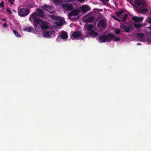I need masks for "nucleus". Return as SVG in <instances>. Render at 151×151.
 <instances>
[{
  "label": "nucleus",
  "mask_w": 151,
  "mask_h": 151,
  "mask_svg": "<svg viewBox=\"0 0 151 151\" xmlns=\"http://www.w3.org/2000/svg\"><path fill=\"white\" fill-rule=\"evenodd\" d=\"M133 5L140 13L145 14L148 12L147 4L143 0H135Z\"/></svg>",
  "instance_id": "obj_1"
},
{
  "label": "nucleus",
  "mask_w": 151,
  "mask_h": 151,
  "mask_svg": "<svg viewBox=\"0 0 151 151\" xmlns=\"http://www.w3.org/2000/svg\"><path fill=\"white\" fill-rule=\"evenodd\" d=\"M115 36L111 33H109L107 35H102L99 36L98 38L99 42H109L114 39Z\"/></svg>",
  "instance_id": "obj_2"
},
{
  "label": "nucleus",
  "mask_w": 151,
  "mask_h": 151,
  "mask_svg": "<svg viewBox=\"0 0 151 151\" xmlns=\"http://www.w3.org/2000/svg\"><path fill=\"white\" fill-rule=\"evenodd\" d=\"M120 27L124 29V31L127 33L131 32L134 30L133 27L132 25L129 24L128 25L121 24L120 25Z\"/></svg>",
  "instance_id": "obj_3"
},
{
  "label": "nucleus",
  "mask_w": 151,
  "mask_h": 151,
  "mask_svg": "<svg viewBox=\"0 0 151 151\" xmlns=\"http://www.w3.org/2000/svg\"><path fill=\"white\" fill-rule=\"evenodd\" d=\"M30 11V10L29 9L22 8L19 11L18 14L20 17H24L28 15Z\"/></svg>",
  "instance_id": "obj_4"
},
{
  "label": "nucleus",
  "mask_w": 151,
  "mask_h": 151,
  "mask_svg": "<svg viewBox=\"0 0 151 151\" xmlns=\"http://www.w3.org/2000/svg\"><path fill=\"white\" fill-rule=\"evenodd\" d=\"M42 8L44 10L51 13H54L55 12L54 8L51 5L49 6L45 4L42 7Z\"/></svg>",
  "instance_id": "obj_5"
},
{
  "label": "nucleus",
  "mask_w": 151,
  "mask_h": 151,
  "mask_svg": "<svg viewBox=\"0 0 151 151\" xmlns=\"http://www.w3.org/2000/svg\"><path fill=\"white\" fill-rule=\"evenodd\" d=\"M98 27L99 29V31H102L106 28V23L104 20H100L98 23Z\"/></svg>",
  "instance_id": "obj_6"
},
{
  "label": "nucleus",
  "mask_w": 151,
  "mask_h": 151,
  "mask_svg": "<svg viewBox=\"0 0 151 151\" xmlns=\"http://www.w3.org/2000/svg\"><path fill=\"white\" fill-rule=\"evenodd\" d=\"M63 8L65 11H70L73 8L72 4L67 3H65L63 5Z\"/></svg>",
  "instance_id": "obj_7"
},
{
  "label": "nucleus",
  "mask_w": 151,
  "mask_h": 151,
  "mask_svg": "<svg viewBox=\"0 0 151 151\" xmlns=\"http://www.w3.org/2000/svg\"><path fill=\"white\" fill-rule=\"evenodd\" d=\"M80 11L78 10L75 9L71 11L68 14L69 18L71 19H73V17L77 15L79 13Z\"/></svg>",
  "instance_id": "obj_8"
},
{
  "label": "nucleus",
  "mask_w": 151,
  "mask_h": 151,
  "mask_svg": "<svg viewBox=\"0 0 151 151\" xmlns=\"http://www.w3.org/2000/svg\"><path fill=\"white\" fill-rule=\"evenodd\" d=\"M90 15V13H89L86 14L85 17V21L87 22H91L94 20V17L93 16H89Z\"/></svg>",
  "instance_id": "obj_9"
},
{
  "label": "nucleus",
  "mask_w": 151,
  "mask_h": 151,
  "mask_svg": "<svg viewBox=\"0 0 151 151\" xmlns=\"http://www.w3.org/2000/svg\"><path fill=\"white\" fill-rule=\"evenodd\" d=\"M41 21V20L39 19H34L33 20H32V21H30L32 22L34 27L35 29H36L37 28L38 25H40Z\"/></svg>",
  "instance_id": "obj_10"
},
{
  "label": "nucleus",
  "mask_w": 151,
  "mask_h": 151,
  "mask_svg": "<svg viewBox=\"0 0 151 151\" xmlns=\"http://www.w3.org/2000/svg\"><path fill=\"white\" fill-rule=\"evenodd\" d=\"M40 26L42 29H46L49 28L48 23L47 22L44 21L42 20L41 21Z\"/></svg>",
  "instance_id": "obj_11"
},
{
  "label": "nucleus",
  "mask_w": 151,
  "mask_h": 151,
  "mask_svg": "<svg viewBox=\"0 0 151 151\" xmlns=\"http://www.w3.org/2000/svg\"><path fill=\"white\" fill-rule=\"evenodd\" d=\"M36 11L37 12V15L40 17L42 18L44 17L45 14L42 10L40 8H37Z\"/></svg>",
  "instance_id": "obj_12"
},
{
  "label": "nucleus",
  "mask_w": 151,
  "mask_h": 151,
  "mask_svg": "<svg viewBox=\"0 0 151 151\" xmlns=\"http://www.w3.org/2000/svg\"><path fill=\"white\" fill-rule=\"evenodd\" d=\"M81 35V33L80 31H77L74 32L72 36L74 38H77Z\"/></svg>",
  "instance_id": "obj_13"
},
{
  "label": "nucleus",
  "mask_w": 151,
  "mask_h": 151,
  "mask_svg": "<svg viewBox=\"0 0 151 151\" xmlns=\"http://www.w3.org/2000/svg\"><path fill=\"white\" fill-rule=\"evenodd\" d=\"M37 12H35L33 13L30 17L29 20L30 21H32V20H33L34 19H38L37 18Z\"/></svg>",
  "instance_id": "obj_14"
},
{
  "label": "nucleus",
  "mask_w": 151,
  "mask_h": 151,
  "mask_svg": "<svg viewBox=\"0 0 151 151\" xmlns=\"http://www.w3.org/2000/svg\"><path fill=\"white\" fill-rule=\"evenodd\" d=\"M60 37L63 39H66L68 37L67 32L63 31L60 35Z\"/></svg>",
  "instance_id": "obj_15"
},
{
  "label": "nucleus",
  "mask_w": 151,
  "mask_h": 151,
  "mask_svg": "<svg viewBox=\"0 0 151 151\" xmlns=\"http://www.w3.org/2000/svg\"><path fill=\"white\" fill-rule=\"evenodd\" d=\"M89 9H90V8L88 6H83L81 7V10L82 12L85 13L87 11H89Z\"/></svg>",
  "instance_id": "obj_16"
},
{
  "label": "nucleus",
  "mask_w": 151,
  "mask_h": 151,
  "mask_svg": "<svg viewBox=\"0 0 151 151\" xmlns=\"http://www.w3.org/2000/svg\"><path fill=\"white\" fill-rule=\"evenodd\" d=\"M132 19L135 22H141L143 19V18L136 16L132 17Z\"/></svg>",
  "instance_id": "obj_17"
},
{
  "label": "nucleus",
  "mask_w": 151,
  "mask_h": 151,
  "mask_svg": "<svg viewBox=\"0 0 151 151\" xmlns=\"http://www.w3.org/2000/svg\"><path fill=\"white\" fill-rule=\"evenodd\" d=\"M52 34V32L50 31H46L43 33V36L45 37H50Z\"/></svg>",
  "instance_id": "obj_18"
},
{
  "label": "nucleus",
  "mask_w": 151,
  "mask_h": 151,
  "mask_svg": "<svg viewBox=\"0 0 151 151\" xmlns=\"http://www.w3.org/2000/svg\"><path fill=\"white\" fill-rule=\"evenodd\" d=\"M84 27L86 28L89 31H91L92 30L93 27L92 24H85L84 26Z\"/></svg>",
  "instance_id": "obj_19"
},
{
  "label": "nucleus",
  "mask_w": 151,
  "mask_h": 151,
  "mask_svg": "<svg viewBox=\"0 0 151 151\" xmlns=\"http://www.w3.org/2000/svg\"><path fill=\"white\" fill-rule=\"evenodd\" d=\"M124 12V11L123 10L121 9L120 11H116L115 13L117 17H120Z\"/></svg>",
  "instance_id": "obj_20"
},
{
  "label": "nucleus",
  "mask_w": 151,
  "mask_h": 151,
  "mask_svg": "<svg viewBox=\"0 0 151 151\" xmlns=\"http://www.w3.org/2000/svg\"><path fill=\"white\" fill-rule=\"evenodd\" d=\"M88 33L91 36L93 37H95L98 35V33L97 32H95L93 30H92L89 32Z\"/></svg>",
  "instance_id": "obj_21"
},
{
  "label": "nucleus",
  "mask_w": 151,
  "mask_h": 151,
  "mask_svg": "<svg viewBox=\"0 0 151 151\" xmlns=\"http://www.w3.org/2000/svg\"><path fill=\"white\" fill-rule=\"evenodd\" d=\"M33 28L32 27H26L24 29V30L27 31L28 32H30L32 31L33 30Z\"/></svg>",
  "instance_id": "obj_22"
},
{
  "label": "nucleus",
  "mask_w": 151,
  "mask_h": 151,
  "mask_svg": "<svg viewBox=\"0 0 151 151\" xmlns=\"http://www.w3.org/2000/svg\"><path fill=\"white\" fill-rule=\"evenodd\" d=\"M134 27L137 28H140L143 26L141 24H134Z\"/></svg>",
  "instance_id": "obj_23"
},
{
  "label": "nucleus",
  "mask_w": 151,
  "mask_h": 151,
  "mask_svg": "<svg viewBox=\"0 0 151 151\" xmlns=\"http://www.w3.org/2000/svg\"><path fill=\"white\" fill-rule=\"evenodd\" d=\"M13 33L15 36L17 37H21V35L19 34L18 32L16 30H14L13 31Z\"/></svg>",
  "instance_id": "obj_24"
},
{
  "label": "nucleus",
  "mask_w": 151,
  "mask_h": 151,
  "mask_svg": "<svg viewBox=\"0 0 151 151\" xmlns=\"http://www.w3.org/2000/svg\"><path fill=\"white\" fill-rule=\"evenodd\" d=\"M128 16V15L127 14H125L122 19V21L123 22H125L127 19V18Z\"/></svg>",
  "instance_id": "obj_25"
},
{
  "label": "nucleus",
  "mask_w": 151,
  "mask_h": 151,
  "mask_svg": "<svg viewBox=\"0 0 151 151\" xmlns=\"http://www.w3.org/2000/svg\"><path fill=\"white\" fill-rule=\"evenodd\" d=\"M62 1V0H53L54 3L57 4H60Z\"/></svg>",
  "instance_id": "obj_26"
},
{
  "label": "nucleus",
  "mask_w": 151,
  "mask_h": 151,
  "mask_svg": "<svg viewBox=\"0 0 151 151\" xmlns=\"http://www.w3.org/2000/svg\"><path fill=\"white\" fill-rule=\"evenodd\" d=\"M137 35L140 38H142L144 37V34L142 33H138L137 34Z\"/></svg>",
  "instance_id": "obj_27"
},
{
  "label": "nucleus",
  "mask_w": 151,
  "mask_h": 151,
  "mask_svg": "<svg viewBox=\"0 0 151 151\" xmlns=\"http://www.w3.org/2000/svg\"><path fill=\"white\" fill-rule=\"evenodd\" d=\"M145 21L150 24H151V18H147L145 20Z\"/></svg>",
  "instance_id": "obj_28"
},
{
  "label": "nucleus",
  "mask_w": 151,
  "mask_h": 151,
  "mask_svg": "<svg viewBox=\"0 0 151 151\" xmlns=\"http://www.w3.org/2000/svg\"><path fill=\"white\" fill-rule=\"evenodd\" d=\"M115 34H118L120 32V31L118 29H116L115 31Z\"/></svg>",
  "instance_id": "obj_29"
},
{
  "label": "nucleus",
  "mask_w": 151,
  "mask_h": 151,
  "mask_svg": "<svg viewBox=\"0 0 151 151\" xmlns=\"http://www.w3.org/2000/svg\"><path fill=\"white\" fill-rule=\"evenodd\" d=\"M4 2L2 1L0 4V6L1 7H4Z\"/></svg>",
  "instance_id": "obj_30"
},
{
  "label": "nucleus",
  "mask_w": 151,
  "mask_h": 151,
  "mask_svg": "<svg viewBox=\"0 0 151 151\" xmlns=\"http://www.w3.org/2000/svg\"><path fill=\"white\" fill-rule=\"evenodd\" d=\"M15 0H9V2L10 3V4H12L14 3Z\"/></svg>",
  "instance_id": "obj_31"
},
{
  "label": "nucleus",
  "mask_w": 151,
  "mask_h": 151,
  "mask_svg": "<svg viewBox=\"0 0 151 151\" xmlns=\"http://www.w3.org/2000/svg\"><path fill=\"white\" fill-rule=\"evenodd\" d=\"M120 40V39L119 37L115 38L114 39V41L115 42L119 41Z\"/></svg>",
  "instance_id": "obj_32"
},
{
  "label": "nucleus",
  "mask_w": 151,
  "mask_h": 151,
  "mask_svg": "<svg viewBox=\"0 0 151 151\" xmlns=\"http://www.w3.org/2000/svg\"><path fill=\"white\" fill-rule=\"evenodd\" d=\"M112 17L115 19V20H116L118 21H119V22H121V21L119 20V19L116 18V17H115L114 16H112Z\"/></svg>",
  "instance_id": "obj_33"
},
{
  "label": "nucleus",
  "mask_w": 151,
  "mask_h": 151,
  "mask_svg": "<svg viewBox=\"0 0 151 151\" xmlns=\"http://www.w3.org/2000/svg\"><path fill=\"white\" fill-rule=\"evenodd\" d=\"M6 11L7 12H9L10 14H12V12H11V11H10V10L9 9V8L7 9Z\"/></svg>",
  "instance_id": "obj_34"
},
{
  "label": "nucleus",
  "mask_w": 151,
  "mask_h": 151,
  "mask_svg": "<svg viewBox=\"0 0 151 151\" xmlns=\"http://www.w3.org/2000/svg\"><path fill=\"white\" fill-rule=\"evenodd\" d=\"M80 37V39L81 40H83L84 39V38H85V36H83L81 35Z\"/></svg>",
  "instance_id": "obj_35"
},
{
  "label": "nucleus",
  "mask_w": 151,
  "mask_h": 151,
  "mask_svg": "<svg viewBox=\"0 0 151 151\" xmlns=\"http://www.w3.org/2000/svg\"><path fill=\"white\" fill-rule=\"evenodd\" d=\"M50 17H51V18L52 19H56V17L54 15H51L50 16Z\"/></svg>",
  "instance_id": "obj_36"
},
{
  "label": "nucleus",
  "mask_w": 151,
  "mask_h": 151,
  "mask_svg": "<svg viewBox=\"0 0 151 151\" xmlns=\"http://www.w3.org/2000/svg\"><path fill=\"white\" fill-rule=\"evenodd\" d=\"M3 26L4 27H7L8 26V25L6 23H4L3 25Z\"/></svg>",
  "instance_id": "obj_37"
},
{
  "label": "nucleus",
  "mask_w": 151,
  "mask_h": 151,
  "mask_svg": "<svg viewBox=\"0 0 151 151\" xmlns=\"http://www.w3.org/2000/svg\"><path fill=\"white\" fill-rule=\"evenodd\" d=\"M62 22L61 21H60L59 23L58 24V25L59 26H61L62 25Z\"/></svg>",
  "instance_id": "obj_38"
},
{
  "label": "nucleus",
  "mask_w": 151,
  "mask_h": 151,
  "mask_svg": "<svg viewBox=\"0 0 151 151\" xmlns=\"http://www.w3.org/2000/svg\"><path fill=\"white\" fill-rule=\"evenodd\" d=\"M77 0L81 3H82V2H84L85 1V0Z\"/></svg>",
  "instance_id": "obj_39"
},
{
  "label": "nucleus",
  "mask_w": 151,
  "mask_h": 151,
  "mask_svg": "<svg viewBox=\"0 0 151 151\" xmlns=\"http://www.w3.org/2000/svg\"><path fill=\"white\" fill-rule=\"evenodd\" d=\"M65 2H70V1H73V0H64Z\"/></svg>",
  "instance_id": "obj_40"
},
{
  "label": "nucleus",
  "mask_w": 151,
  "mask_h": 151,
  "mask_svg": "<svg viewBox=\"0 0 151 151\" xmlns=\"http://www.w3.org/2000/svg\"><path fill=\"white\" fill-rule=\"evenodd\" d=\"M137 45H141V43H137Z\"/></svg>",
  "instance_id": "obj_41"
},
{
  "label": "nucleus",
  "mask_w": 151,
  "mask_h": 151,
  "mask_svg": "<svg viewBox=\"0 0 151 151\" xmlns=\"http://www.w3.org/2000/svg\"><path fill=\"white\" fill-rule=\"evenodd\" d=\"M104 1L106 2H109V0H104Z\"/></svg>",
  "instance_id": "obj_42"
},
{
  "label": "nucleus",
  "mask_w": 151,
  "mask_h": 151,
  "mask_svg": "<svg viewBox=\"0 0 151 151\" xmlns=\"http://www.w3.org/2000/svg\"><path fill=\"white\" fill-rule=\"evenodd\" d=\"M149 29L151 30V27H149Z\"/></svg>",
  "instance_id": "obj_43"
}]
</instances>
